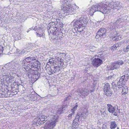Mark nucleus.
Listing matches in <instances>:
<instances>
[{"label": "nucleus", "instance_id": "obj_1", "mask_svg": "<svg viewBox=\"0 0 129 129\" xmlns=\"http://www.w3.org/2000/svg\"><path fill=\"white\" fill-rule=\"evenodd\" d=\"M108 8L107 5L105 3L102 2L92 6L90 9V12L92 13L96 11H100L105 14L109 12L110 9Z\"/></svg>", "mask_w": 129, "mask_h": 129}, {"label": "nucleus", "instance_id": "obj_2", "mask_svg": "<svg viewBox=\"0 0 129 129\" xmlns=\"http://www.w3.org/2000/svg\"><path fill=\"white\" fill-rule=\"evenodd\" d=\"M33 58H32L28 57L24 59L22 63V66L24 69L26 70L27 68L31 69L32 68H36L37 66L33 62L32 60Z\"/></svg>", "mask_w": 129, "mask_h": 129}, {"label": "nucleus", "instance_id": "obj_3", "mask_svg": "<svg viewBox=\"0 0 129 129\" xmlns=\"http://www.w3.org/2000/svg\"><path fill=\"white\" fill-rule=\"evenodd\" d=\"M49 121H47L44 127V129H53L56 125V122L57 121L56 116L52 115L50 117Z\"/></svg>", "mask_w": 129, "mask_h": 129}, {"label": "nucleus", "instance_id": "obj_4", "mask_svg": "<svg viewBox=\"0 0 129 129\" xmlns=\"http://www.w3.org/2000/svg\"><path fill=\"white\" fill-rule=\"evenodd\" d=\"M88 21V19L87 18L86 16L81 17L79 20H77L75 22L74 26L77 27L76 29H78V27L80 28L81 26H85Z\"/></svg>", "mask_w": 129, "mask_h": 129}, {"label": "nucleus", "instance_id": "obj_5", "mask_svg": "<svg viewBox=\"0 0 129 129\" xmlns=\"http://www.w3.org/2000/svg\"><path fill=\"white\" fill-rule=\"evenodd\" d=\"M7 66L6 67H8L10 71H16L18 69L21 65L17 62H11L6 64Z\"/></svg>", "mask_w": 129, "mask_h": 129}, {"label": "nucleus", "instance_id": "obj_6", "mask_svg": "<svg viewBox=\"0 0 129 129\" xmlns=\"http://www.w3.org/2000/svg\"><path fill=\"white\" fill-rule=\"evenodd\" d=\"M8 66L6 64L5 66L2 68L1 70V72L3 73V75L7 77H8L7 78V79H9V76L10 75V73L11 71L9 70L8 67H6Z\"/></svg>", "mask_w": 129, "mask_h": 129}, {"label": "nucleus", "instance_id": "obj_7", "mask_svg": "<svg viewBox=\"0 0 129 129\" xmlns=\"http://www.w3.org/2000/svg\"><path fill=\"white\" fill-rule=\"evenodd\" d=\"M47 117L46 116L44 115H42L38 119V121L36 122V123H38L39 124H41L45 122V121L47 120ZM37 119H35V120H37Z\"/></svg>", "mask_w": 129, "mask_h": 129}, {"label": "nucleus", "instance_id": "obj_8", "mask_svg": "<svg viewBox=\"0 0 129 129\" xmlns=\"http://www.w3.org/2000/svg\"><path fill=\"white\" fill-rule=\"evenodd\" d=\"M119 3L118 2H112L110 3L109 4L108 7L109 8L110 10V8L112 9H116L117 7H119Z\"/></svg>", "mask_w": 129, "mask_h": 129}, {"label": "nucleus", "instance_id": "obj_9", "mask_svg": "<svg viewBox=\"0 0 129 129\" xmlns=\"http://www.w3.org/2000/svg\"><path fill=\"white\" fill-rule=\"evenodd\" d=\"M102 63V60L99 58L94 59L92 60V64L95 67H98Z\"/></svg>", "mask_w": 129, "mask_h": 129}, {"label": "nucleus", "instance_id": "obj_10", "mask_svg": "<svg viewBox=\"0 0 129 129\" xmlns=\"http://www.w3.org/2000/svg\"><path fill=\"white\" fill-rule=\"evenodd\" d=\"M65 12L68 13L67 14H72L74 13L75 10L74 9L71 7L68 6L67 7H65L64 8Z\"/></svg>", "mask_w": 129, "mask_h": 129}, {"label": "nucleus", "instance_id": "obj_11", "mask_svg": "<svg viewBox=\"0 0 129 129\" xmlns=\"http://www.w3.org/2000/svg\"><path fill=\"white\" fill-rule=\"evenodd\" d=\"M94 91V89H93L92 90H90L84 89V90H81L79 91L80 93L84 97L85 96L88 95L89 93L90 92H91Z\"/></svg>", "mask_w": 129, "mask_h": 129}, {"label": "nucleus", "instance_id": "obj_12", "mask_svg": "<svg viewBox=\"0 0 129 129\" xmlns=\"http://www.w3.org/2000/svg\"><path fill=\"white\" fill-rule=\"evenodd\" d=\"M129 78V75L128 74H125L121 76L119 80V81H121L123 84L126 83V81Z\"/></svg>", "mask_w": 129, "mask_h": 129}, {"label": "nucleus", "instance_id": "obj_13", "mask_svg": "<svg viewBox=\"0 0 129 129\" xmlns=\"http://www.w3.org/2000/svg\"><path fill=\"white\" fill-rule=\"evenodd\" d=\"M32 77L34 79L35 81H36L39 78L40 73L37 70L33 71Z\"/></svg>", "mask_w": 129, "mask_h": 129}, {"label": "nucleus", "instance_id": "obj_14", "mask_svg": "<svg viewBox=\"0 0 129 129\" xmlns=\"http://www.w3.org/2000/svg\"><path fill=\"white\" fill-rule=\"evenodd\" d=\"M107 109L109 112L111 113H113L115 110L114 107L111 105L108 104H107Z\"/></svg>", "mask_w": 129, "mask_h": 129}, {"label": "nucleus", "instance_id": "obj_15", "mask_svg": "<svg viewBox=\"0 0 129 129\" xmlns=\"http://www.w3.org/2000/svg\"><path fill=\"white\" fill-rule=\"evenodd\" d=\"M64 55V57H63V58H64V56H66V54L64 53H60L59 54V56L58 57H57V58H56V57H55L56 58V59H57L58 61H60L61 63H63V60L62 59L61 57V56H63V55Z\"/></svg>", "mask_w": 129, "mask_h": 129}, {"label": "nucleus", "instance_id": "obj_16", "mask_svg": "<svg viewBox=\"0 0 129 129\" xmlns=\"http://www.w3.org/2000/svg\"><path fill=\"white\" fill-rule=\"evenodd\" d=\"M49 38L52 40L58 39V37L56 36L55 33H49Z\"/></svg>", "mask_w": 129, "mask_h": 129}, {"label": "nucleus", "instance_id": "obj_17", "mask_svg": "<svg viewBox=\"0 0 129 129\" xmlns=\"http://www.w3.org/2000/svg\"><path fill=\"white\" fill-rule=\"evenodd\" d=\"M125 84H123V83L119 81L117 83V86L119 88H120L123 87Z\"/></svg>", "mask_w": 129, "mask_h": 129}, {"label": "nucleus", "instance_id": "obj_18", "mask_svg": "<svg viewBox=\"0 0 129 129\" xmlns=\"http://www.w3.org/2000/svg\"><path fill=\"white\" fill-rule=\"evenodd\" d=\"M64 110V106H60L58 108V109L57 111V113L58 114H60L62 113V111Z\"/></svg>", "mask_w": 129, "mask_h": 129}, {"label": "nucleus", "instance_id": "obj_19", "mask_svg": "<svg viewBox=\"0 0 129 129\" xmlns=\"http://www.w3.org/2000/svg\"><path fill=\"white\" fill-rule=\"evenodd\" d=\"M104 91H107V90H110V85L109 84L106 83L104 86Z\"/></svg>", "mask_w": 129, "mask_h": 129}, {"label": "nucleus", "instance_id": "obj_20", "mask_svg": "<svg viewBox=\"0 0 129 129\" xmlns=\"http://www.w3.org/2000/svg\"><path fill=\"white\" fill-rule=\"evenodd\" d=\"M116 61L112 64V69L113 70L116 69L119 67V66L118 65L117 63H116Z\"/></svg>", "mask_w": 129, "mask_h": 129}, {"label": "nucleus", "instance_id": "obj_21", "mask_svg": "<svg viewBox=\"0 0 129 129\" xmlns=\"http://www.w3.org/2000/svg\"><path fill=\"white\" fill-rule=\"evenodd\" d=\"M128 92V90L127 87L126 86H125L124 87H123L122 89V93L123 94H125L127 93Z\"/></svg>", "mask_w": 129, "mask_h": 129}, {"label": "nucleus", "instance_id": "obj_22", "mask_svg": "<svg viewBox=\"0 0 129 129\" xmlns=\"http://www.w3.org/2000/svg\"><path fill=\"white\" fill-rule=\"evenodd\" d=\"M117 126L116 123L115 121H112L111 123L110 128L111 129H115Z\"/></svg>", "mask_w": 129, "mask_h": 129}, {"label": "nucleus", "instance_id": "obj_23", "mask_svg": "<svg viewBox=\"0 0 129 129\" xmlns=\"http://www.w3.org/2000/svg\"><path fill=\"white\" fill-rule=\"evenodd\" d=\"M82 115L83 114H81L80 116L78 115V114L76 116L75 119L79 121L80 119H81L82 118H84V116H83Z\"/></svg>", "mask_w": 129, "mask_h": 129}, {"label": "nucleus", "instance_id": "obj_24", "mask_svg": "<svg viewBox=\"0 0 129 129\" xmlns=\"http://www.w3.org/2000/svg\"><path fill=\"white\" fill-rule=\"evenodd\" d=\"M108 90V92L106 91H104L105 94L107 96H111L112 94V92L111 91V90Z\"/></svg>", "mask_w": 129, "mask_h": 129}, {"label": "nucleus", "instance_id": "obj_25", "mask_svg": "<svg viewBox=\"0 0 129 129\" xmlns=\"http://www.w3.org/2000/svg\"><path fill=\"white\" fill-rule=\"evenodd\" d=\"M78 123L73 121L72 123V127L74 128H76L78 127Z\"/></svg>", "mask_w": 129, "mask_h": 129}, {"label": "nucleus", "instance_id": "obj_26", "mask_svg": "<svg viewBox=\"0 0 129 129\" xmlns=\"http://www.w3.org/2000/svg\"><path fill=\"white\" fill-rule=\"evenodd\" d=\"M37 36V37H45V34L44 33H36Z\"/></svg>", "mask_w": 129, "mask_h": 129}, {"label": "nucleus", "instance_id": "obj_27", "mask_svg": "<svg viewBox=\"0 0 129 129\" xmlns=\"http://www.w3.org/2000/svg\"><path fill=\"white\" fill-rule=\"evenodd\" d=\"M116 63H117L118 65L119 66V65H122L123 64L124 62V61L122 60H119L117 61H116Z\"/></svg>", "mask_w": 129, "mask_h": 129}, {"label": "nucleus", "instance_id": "obj_28", "mask_svg": "<svg viewBox=\"0 0 129 129\" xmlns=\"http://www.w3.org/2000/svg\"><path fill=\"white\" fill-rule=\"evenodd\" d=\"M61 2H62V4L64 5H68L69 2L67 0H62Z\"/></svg>", "mask_w": 129, "mask_h": 129}, {"label": "nucleus", "instance_id": "obj_29", "mask_svg": "<svg viewBox=\"0 0 129 129\" xmlns=\"http://www.w3.org/2000/svg\"><path fill=\"white\" fill-rule=\"evenodd\" d=\"M106 32V29L104 28H100L97 32Z\"/></svg>", "mask_w": 129, "mask_h": 129}, {"label": "nucleus", "instance_id": "obj_30", "mask_svg": "<svg viewBox=\"0 0 129 129\" xmlns=\"http://www.w3.org/2000/svg\"><path fill=\"white\" fill-rule=\"evenodd\" d=\"M60 67L59 66H56L54 67V68L55 70V71L54 72H56L57 71H59L60 70Z\"/></svg>", "mask_w": 129, "mask_h": 129}, {"label": "nucleus", "instance_id": "obj_31", "mask_svg": "<svg viewBox=\"0 0 129 129\" xmlns=\"http://www.w3.org/2000/svg\"><path fill=\"white\" fill-rule=\"evenodd\" d=\"M54 58H52L49 59V62L51 64H53L54 63Z\"/></svg>", "mask_w": 129, "mask_h": 129}, {"label": "nucleus", "instance_id": "obj_32", "mask_svg": "<svg viewBox=\"0 0 129 129\" xmlns=\"http://www.w3.org/2000/svg\"><path fill=\"white\" fill-rule=\"evenodd\" d=\"M96 47L94 46H92L90 48V51L92 52L95 51Z\"/></svg>", "mask_w": 129, "mask_h": 129}, {"label": "nucleus", "instance_id": "obj_33", "mask_svg": "<svg viewBox=\"0 0 129 129\" xmlns=\"http://www.w3.org/2000/svg\"><path fill=\"white\" fill-rule=\"evenodd\" d=\"M74 113H72L71 114H70L69 115L68 117V119L69 120H71L72 118V116Z\"/></svg>", "mask_w": 129, "mask_h": 129}, {"label": "nucleus", "instance_id": "obj_34", "mask_svg": "<svg viewBox=\"0 0 129 129\" xmlns=\"http://www.w3.org/2000/svg\"><path fill=\"white\" fill-rule=\"evenodd\" d=\"M77 107V105H76L72 110V113H74V111L76 110Z\"/></svg>", "mask_w": 129, "mask_h": 129}, {"label": "nucleus", "instance_id": "obj_35", "mask_svg": "<svg viewBox=\"0 0 129 129\" xmlns=\"http://www.w3.org/2000/svg\"><path fill=\"white\" fill-rule=\"evenodd\" d=\"M0 53H2L3 50V47L0 46Z\"/></svg>", "mask_w": 129, "mask_h": 129}, {"label": "nucleus", "instance_id": "obj_36", "mask_svg": "<svg viewBox=\"0 0 129 129\" xmlns=\"http://www.w3.org/2000/svg\"><path fill=\"white\" fill-rule=\"evenodd\" d=\"M71 98V96H68L67 97H66L65 98V99H64V100H65L66 101H68Z\"/></svg>", "mask_w": 129, "mask_h": 129}, {"label": "nucleus", "instance_id": "obj_37", "mask_svg": "<svg viewBox=\"0 0 129 129\" xmlns=\"http://www.w3.org/2000/svg\"><path fill=\"white\" fill-rule=\"evenodd\" d=\"M117 47V46H116V45H115V46H112L111 47V50L112 49L113 50H114Z\"/></svg>", "mask_w": 129, "mask_h": 129}, {"label": "nucleus", "instance_id": "obj_38", "mask_svg": "<svg viewBox=\"0 0 129 129\" xmlns=\"http://www.w3.org/2000/svg\"><path fill=\"white\" fill-rule=\"evenodd\" d=\"M42 29L41 27H39L38 28L37 31L41 32L42 31Z\"/></svg>", "mask_w": 129, "mask_h": 129}, {"label": "nucleus", "instance_id": "obj_39", "mask_svg": "<svg viewBox=\"0 0 129 129\" xmlns=\"http://www.w3.org/2000/svg\"><path fill=\"white\" fill-rule=\"evenodd\" d=\"M98 33L99 35H100V37H101L103 36L105 34V33H104V34L102 33Z\"/></svg>", "mask_w": 129, "mask_h": 129}, {"label": "nucleus", "instance_id": "obj_40", "mask_svg": "<svg viewBox=\"0 0 129 129\" xmlns=\"http://www.w3.org/2000/svg\"><path fill=\"white\" fill-rule=\"evenodd\" d=\"M59 23H60V22L58 23V21H57L56 22H54V25L55 26L56 25H58V24L59 25ZM60 23H61V22Z\"/></svg>", "mask_w": 129, "mask_h": 129}, {"label": "nucleus", "instance_id": "obj_41", "mask_svg": "<svg viewBox=\"0 0 129 129\" xmlns=\"http://www.w3.org/2000/svg\"><path fill=\"white\" fill-rule=\"evenodd\" d=\"M99 37H100V35L98 34H96V35L95 36V38L96 39H98Z\"/></svg>", "mask_w": 129, "mask_h": 129}, {"label": "nucleus", "instance_id": "obj_42", "mask_svg": "<svg viewBox=\"0 0 129 129\" xmlns=\"http://www.w3.org/2000/svg\"><path fill=\"white\" fill-rule=\"evenodd\" d=\"M123 51L124 52H127L128 51L127 50L126 48H124L123 49Z\"/></svg>", "mask_w": 129, "mask_h": 129}, {"label": "nucleus", "instance_id": "obj_43", "mask_svg": "<svg viewBox=\"0 0 129 129\" xmlns=\"http://www.w3.org/2000/svg\"><path fill=\"white\" fill-rule=\"evenodd\" d=\"M114 26H113L112 24L110 25V29H112V28H113V29L114 28L115 26H114Z\"/></svg>", "mask_w": 129, "mask_h": 129}, {"label": "nucleus", "instance_id": "obj_44", "mask_svg": "<svg viewBox=\"0 0 129 129\" xmlns=\"http://www.w3.org/2000/svg\"><path fill=\"white\" fill-rule=\"evenodd\" d=\"M27 52L26 51H24V50H22L21 52V54H23L24 53H26Z\"/></svg>", "mask_w": 129, "mask_h": 129}, {"label": "nucleus", "instance_id": "obj_45", "mask_svg": "<svg viewBox=\"0 0 129 129\" xmlns=\"http://www.w3.org/2000/svg\"><path fill=\"white\" fill-rule=\"evenodd\" d=\"M119 21L118 20H117L114 23V25L115 26V25H117V24L118 25V22Z\"/></svg>", "mask_w": 129, "mask_h": 129}, {"label": "nucleus", "instance_id": "obj_46", "mask_svg": "<svg viewBox=\"0 0 129 129\" xmlns=\"http://www.w3.org/2000/svg\"><path fill=\"white\" fill-rule=\"evenodd\" d=\"M57 39H56L53 40H54L53 42L54 43H57Z\"/></svg>", "mask_w": 129, "mask_h": 129}, {"label": "nucleus", "instance_id": "obj_47", "mask_svg": "<svg viewBox=\"0 0 129 129\" xmlns=\"http://www.w3.org/2000/svg\"><path fill=\"white\" fill-rule=\"evenodd\" d=\"M83 114V115H82V116H84V118H85V117H86V114L84 113H82V114Z\"/></svg>", "mask_w": 129, "mask_h": 129}, {"label": "nucleus", "instance_id": "obj_48", "mask_svg": "<svg viewBox=\"0 0 129 129\" xmlns=\"http://www.w3.org/2000/svg\"><path fill=\"white\" fill-rule=\"evenodd\" d=\"M54 22H50V25L52 24V25H54Z\"/></svg>", "mask_w": 129, "mask_h": 129}, {"label": "nucleus", "instance_id": "obj_49", "mask_svg": "<svg viewBox=\"0 0 129 129\" xmlns=\"http://www.w3.org/2000/svg\"><path fill=\"white\" fill-rule=\"evenodd\" d=\"M126 48L127 49V50L128 51H129V45L127 46Z\"/></svg>", "mask_w": 129, "mask_h": 129}, {"label": "nucleus", "instance_id": "obj_50", "mask_svg": "<svg viewBox=\"0 0 129 129\" xmlns=\"http://www.w3.org/2000/svg\"><path fill=\"white\" fill-rule=\"evenodd\" d=\"M112 78V76H109L108 77V79H111Z\"/></svg>", "mask_w": 129, "mask_h": 129}, {"label": "nucleus", "instance_id": "obj_51", "mask_svg": "<svg viewBox=\"0 0 129 129\" xmlns=\"http://www.w3.org/2000/svg\"><path fill=\"white\" fill-rule=\"evenodd\" d=\"M77 28V27H76V28H74V29H73V31L74 32V30H75V31H77V30H78V29H76V28Z\"/></svg>", "mask_w": 129, "mask_h": 129}, {"label": "nucleus", "instance_id": "obj_52", "mask_svg": "<svg viewBox=\"0 0 129 129\" xmlns=\"http://www.w3.org/2000/svg\"><path fill=\"white\" fill-rule=\"evenodd\" d=\"M114 115L115 116H117V113L116 112H115L114 114Z\"/></svg>", "mask_w": 129, "mask_h": 129}, {"label": "nucleus", "instance_id": "obj_53", "mask_svg": "<svg viewBox=\"0 0 129 129\" xmlns=\"http://www.w3.org/2000/svg\"><path fill=\"white\" fill-rule=\"evenodd\" d=\"M115 84V83L114 82H113L112 83V84L113 85H114Z\"/></svg>", "mask_w": 129, "mask_h": 129}, {"label": "nucleus", "instance_id": "obj_54", "mask_svg": "<svg viewBox=\"0 0 129 129\" xmlns=\"http://www.w3.org/2000/svg\"><path fill=\"white\" fill-rule=\"evenodd\" d=\"M30 30H31V29H29V30H28V31L27 32H28V31H29Z\"/></svg>", "mask_w": 129, "mask_h": 129}, {"label": "nucleus", "instance_id": "obj_55", "mask_svg": "<svg viewBox=\"0 0 129 129\" xmlns=\"http://www.w3.org/2000/svg\"><path fill=\"white\" fill-rule=\"evenodd\" d=\"M21 39V38H18V39L19 40V39Z\"/></svg>", "mask_w": 129, "mask_h": 129}, {"label": "nucleus", "instance_id": "obj_56", "mask_svg": "<svg viewBox=\"0 0 129 129\" xmlns=\"http://www.w3.org/2000/svg\"><path fill=\"white\" fill-rule=\"evenodd\" d=\"M60 26L61 27H63V25H61V26Z\"/></svg>", "mask_w": 129, "mask_h": 129}, {"label": "nucleus", "instance_id": "obj_57", "mask_svg": "<svg viewBox=\"0 0 129 129\" xmlns=\"http://www.w3.org/2000/svg\"><path fill=\"white\" fill-rule=\"evenodd\" d=\"M108 91H109L108 90H108H107V92H108Z\"/></svg>", "mask_w": 129, "mask_h": 129}, {"label": "nucleus", "instance_id": "obj_58", "mask_svg": "<svg viewBox=\"0 0 129 129\" xmlns=\"http://www.w3.org/2000/svg\"><path fill=\"white\" fill-rule=\"evenodd\" d=\"M117 129H119V128L118 127H117Z\"/></svg>", "mask_w": 129, "mask_h": 129}]
</instances>
